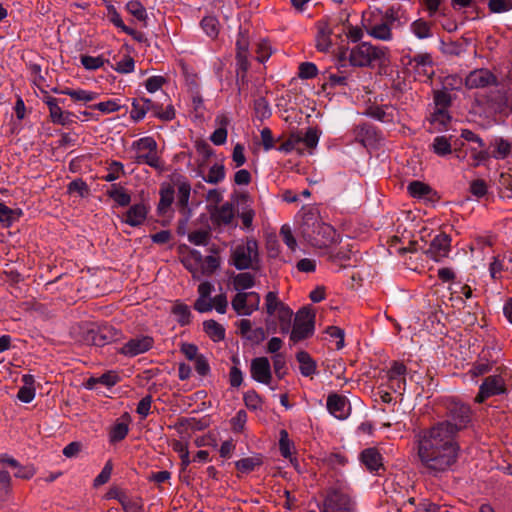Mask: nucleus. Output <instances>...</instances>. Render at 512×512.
Listing matches in <instances>:
<instances>
[{
  "instance_id": "obj_57",
  "label": "nucleus",
  "mask_w": 512,
  "mask_h": 512,
  "mask_svg": "<svg viewBox=\"0 0 512 512\" xmlns=\"http://www.w3.org/2000/svg\"><path fill=\"white\" fill-rule=\"evenodd\" d=\"M210 239V233L206 230H197L188 235V240L197 246H205Z\"/></svg>"
},
{
  "instance_id": "obj_28",
  "label": "nucleus",
  "mask_w": 512,
  "mask_h": 512,
  "mask_svg": "<svg viewBox=\"0 0 512 512\" xmlns=\"http://www.w3.org/2000/svg\"><path fill=\"white\" fill-rule=\"evenodd\" d=\"M21 216V209H11L0 202V223H2L4 227H11Z\"/></svg>"
},
{
  "instance_id": "obj_34",
  "label": "nucleus",
  "mask_w": 512,
  "mask_h": 512,
  "mask_svg": "<svg viewBox=\"0 0 512 512\" xmlns=\"http://www.w3.org/2000/svg\"><path fill=\"white\" fill-rule=\"evenodd\" d=\"M232 284L236 291L244 292L255 285V277L249 272H242L232 278Z\"/></svg>"
},
{
  "instance_id": "obj_33",
  "label": "nucleus",
  "mask_w": 512,
  "mask_h": 512,
  "mask_svg": "<svg viewBox=\"0 0 512 512\" xmlns=\"http://www.w3.org/2000/svg\"><path fill=\"white\" fill-rule=\"evenodd\" d=\"M296 359L300 364V372L303 376L308 377L316 372V363L307 352H298Z\"/></svg>"
},
{
  "instance_id": "obj_47",
  "label": "nucleus",
  "mask_w": 512,
  "mask_h": 512,
  "mask_svg": "<svg viewBox=\"0 0 512 512\" xmlns=\"http://www.w3.org/2000/svg\"><path fill=\"white\" fill-rule=\"evenodd\" d=\"M248 301L247 292H238L232 299V308L238 315H244V312L250 308Z\"/></svg>"
},
{
  "instance_id": "obj_5",
  "label": "nucleus",
  "mask_w": 512,
  "mask_h": 512,
  "mask_svg": "<svg viewBox=\"0 0 512 512\" xmlns=\"http://www.w3.org/2000/svg\"><path fill=\"white\" fill-rule=\"evenodd\" d=\"M229 264L240 271L259 270L261 258L257 240L247 237L234 244L230 249Z\"/></svg>"
},
{
  "instance_id": "obj_25",
  "label": "nucleus",
  "mask_w": 512,
  "mask_h": 512,
  "mask_svg": "<svg viewBox=\"0 0 512 512\" xmlns=\"http://www.w3.org/2000/svg\"><path fill=\"white\" fill-rule=\"evenodd\" d=\"M361 461L371 472H376L382 467L381 454L373 448L366 449L361 453Z\"/></svg>"
},
{
  "instance_id": "obj_1",
  "label": "nucleus",
  "mask_w": 512,
  "mask_h": 512,
  "mask_svg": "<svg viewBox=\"0 0 512 512\" xmlns=\"http://www.w3.org/2000/svg\"><path fill=\"white\" fill-rule=\"evenodd\" d=\"M469 421L470 408L454 403L449 408V419L422 429L415 435L417 457L429 475L438 476L456 464L460 452L456 434Z\"/></svg>"
},
{
  "instance_id": "obj_17",
  "label": "nucleus",
  "mask_w": 512,
  "mask_h": 512,
  "mask_svg": "<svg viewBox=\"0 0 512 512\" xmlns=\"http://www.w3.org/2000/svg\"><path fill=\"white\" fill-rule=\"evenodd\" d=\"M250 374L256 382L269 385L272 380V371L267 357H256L251 360Z\"/></svg>"
},
{
  "instance_id": "obj_7",
  "label": "nucleus",
  "mask_w": 512,
  "mask_h": 512,
  "mask_svg": "<svg viewBox=\"0 0 512 512\" xmlns=\"http://www.w3.org/2000/svg\"><path fill=\"white\" fill-rule=\"evenodd\" d=\"M157 142L153 137L146 136L134 141L131 145L135 151L133 160L137 164H146L155 169L162 168V162L157 154Z\"/></svg>"
},
{
  "instance_id": "obj_23",
  "label": "nucleus",
  "mask_w": 512,
  "mask_h": 512,
  "mask_svg": "<svg viewBox=\"0 0 512 512\" xmlns=\"http://www.w3.org/2000/svg\"><path fill=\"white\" fill-rule=\"evenodd\" d=\"M202 254L198 250H191L183 260V264L187 270L192 273L194 279L201 278Z\"/></svg>"
},
{
  "instance_id": "obj_53",
  "label": "nucleus",
  "mask_w": 512,
  "mask_h": 512,
  "mask_svg": "<svg viewBox=\"0 0 512 512\" xmlns=\"http://www.w3.org/2000/svg\"><path fill=\"white\" fill-rule=\"evenodd\" d=\"M201 27L209 37H216L218 34V21L215 17L207 16L201 21Z\"/></svg>"
},
{
  "instance_id": "obj_61",
  "label": "nucleus",
  "mask_w": 512,
  "mask_h": 512,
  "mask_svg": "<svg viewBox=\"0 0 512 512\" xmlns=\"http://www.w3.org/2000/svg\"><path fill=\"white\" fill-rule=\"evenodd\" d=\"M488 6L493 13H503L512 9V0H489Z\"/></svg>"
},
{
  "instance_id": "obj_27",
  "label": "nucleus",
  "mask_w": 512,
  "mask_h": 512,
  "mask_svg": "<svg viewBox=\"0 0 512 512\" xmlns=\"http://www.w3.org/2000/svg\"><path fill=\"white\" fill-rule=\"evenodd\" d=\"M49 109V116L51 121L54 124L58 125H68L73 122L72 117L73 113L69 111H63L59 106V102L52 105Z\"/></svg>"
},
{
  "instance_id": "obj_32",
  "label": "nucleus",
  "mask_w": 512,
  "mask_h": 512,
  "mask_svg": "<svg viewBox=\"0 0 512 512\" xmlns=\"http://www.w3.org/2000/svg\"><path fill=\"white\" fill-rule=\"evenodd\" d=\"M392 29L393 28L382 19L381 23L371 26L368 33L378 40L390 41L393 38Z\"/></svg>"
},
{
  "instance_id": "obj_11",
  "label": "nucleus",
  "mask_w": 512,
  "mask_h": 512,
  "mask_svg": "<svg viewBox=\"0 0 512 512\" xmlns=\"http://www.w3.org/2000/svg\"><path fill=\"white\" fill-rule=\"evenodd\" d=\"M413 69L415 79L426 82L431 79L434 74L433 61L429 53L417 54L410 58L408 63Z\"/></svg>"
},
{
  "instance_id": "obj_50",
  "label": "nucleus",
  "mask_w": 512,
  "mask_h": 512,
  "mask_svg": "<svg viewBox=\"0 0 512 512\" xmlns=\"http://www.w3.org/2000/svg\"><path fill=\"white\" fill-rule=\"evenodd\" d=\"M274 373L278 379H283L287 374L286 358L284 354H276L272 356Z\"/></svg>"
},
{
  "instance_id": "obj_8",
  "label": "nucleus",
  "mask_w": 512,
  "mask_h": 512,
  "mask_svg": "<svg viewBox=\"0 0 512 512\" xmlns=\"http://www.w3.org/2000/svg\"><path fill=\"white\" fill-rule=\"evenodd\" d=\"M315 330V313L308 307H303L295 315L291 328L290 340L295 344L311 337Z\"/></svg>"
},
{
  "instance_id": "obj_62",
  "label": "nucleus",
  "mask_w": 512,
  "mask_h": 512,
  "mask_svg": "<svg viewBox=\"0 0 512 512\" xmlns=\"http://www.w3.org/2000/svg\"><path fill=\"white\" fill-rule=\"evenodd\" d=\"M147 113V110L145 109L144 105L141 103L139 99H134L132 102V109L130 111V117L134 121H140L142 120Z\"/></svg>"
},
{
  "instance_id": "obj_19",
  "label": "nucleus",
  "mask_w": 512,
  "mask_h": 512,
  "mask_svg": "<svg viewBox=\"0 0 512 512\" xmlns=\"http://www.w3.org/2000/svg\"><path fill=\"white\" fill-rule=\"evenodd\" d=\"M214 290V285L209 281H204L198 286V298L194 303V309L199 313L210 312L213 309L211 303V293Z\"/></svg>"
},
{
  "instance_id": "obj_54",
  "label": "nucleus",
  "mask_w": 512,
  "mask_h": 512,
  "mask_svg": "<svg viewBox=\"0 0 512 512\" xmlns=\"http://www.w3.org/2000/svg\"><path fill=\"white\" fill-rule=\"evenodd\" d=\"M317 66L312 62H303L299 65L298 76L301 79H312L317 76Z\"/></svg>"
},
{
  "instance_id": "obj_46",
  "label": "nucleus",
  "mask_w": 512,
  "mask_h": 512,
  "mask_svg": "<svg viewBox=\"0 0 512 512\" xmlns=\"http://www.w3.org/2000/svg\"><path fill=\"white\" fill-rule=\"evenodd\" d=\"M177 321L183 326L190 323L191 311L189 306L183 303H176L172 309Z\"/></svg>"
},
{
  "instance_id": "obj_56",
  "label": "nucleus",
  "mask_w": 512,
  "mask_h": 512,
  "mask_svg": "<svg viewBox=\"0 0 512 512\" xmlns=\"http://www.w3.org/2000/svg\"><path fill=\"white\" fill-rule=\"evenodd\" d=\"M90 107L93 109H97L104 114L116 112V111L120 110V108H121L118 100H116V99H110V100H107L104 102H100V103H97Z\"/></svg>"
},
{
  "instance_id": "obj_26",
  "label": "nucleus",
  "mask_w": 512,
  "mask_h": 512,
  "mask_svg": "<svg viewBox=\"0 0 512 512\" xmlns=\"http://www.w3.org/2000/svg\"><path fill=\"white\" fill-rule=\"evenodd\" d=\"M160 200L158 203L157 210L159 214H165L171 207L174 198H175V190L173 186L167 184L162 185L160 188Z\"/></svg>"
},
{
  "instance_id": "obj_43",
  "label": "nucleus",
  "mask_w": 512,
  "mask_h": 512,
  "mask_svg": "<svg viewBox=\"0 0 512 512\" xmlns=\"http://www.w3.org/2000/svg\"><path fill=\"white\" fill-rule=\"evenodd\" d=\"M220 266L219 258L213 255L202 256L201 277L211 276Z\"/></svg>"
},
{
  "instance_id": "obj_35",
  "label": "nucleus",
  "mask_w": 512,
  "mask_h": 512,
  "mask_svg": "<svg viewBox=\"0 0 512 512\" xmlns=\"http://www.w3.org/2000/svg\"><path fill=\"white\" fill-rule=\"evenodd\" d=\"M62 94L71 97L76 102H91L98 97L96 92L84 90V89H70L66 88L61 91Z\"/></svg>"
},
{
  "instance_id": "obj_29",
  "label": "nucleus",
  "mask_w": 512,
  "mask_h": 512,
  "mask_svg": "<svg viewBox=\"0 0 512 512\" xmlns=\"http://www.w3.org/2000/svg\"><path fill=\"white\" fill-rule=\"evenodd\" d=\"M410 31L418 39H428L432 37V25L426 20L420 18L410 24Z\"/></svg>"
},
{
  "instance_id": "obj_37",
  "label": "nucleus",
  "mask_w": 512,
  "mask_h": 512,
  "mask_svg": "<svg viewBox=\"0 0 512 512\" xmlns=\"http://www.w3.org/2000/svg\"><path fill=\"white\" fill-rule=\"evenodd\" d=\"M107 195L120 206H127L131 201V197L127 191L117 184L111 186L107 191Z\"/></svg>"
},
{
  "instance_id": "obj_63",
  "label": "nucleus",
  "mask_w": 512,
  "mask_h": 512,
  "mask_svg": "<svg viewBox=\"0 0 512 512\" xmlns=\"http://www.w3.org/2000/svg\"><path fill=\"white\" fill-rule=\"evenodd\" d=\"M115 71L127 74L134 71L135 62L134 59L130 56H126L124 59L119 61L115 67H113Z\"/></svg>"
},
{
  "instance_id": "obj_24",
  "label": "nucleus",
  "mask_w": 512,
  "mask_h": 512,
  "mask_svg": "<svg viewBox=\"0 0 512 512\" xmlns=\"http://www.w3.org/2000/svg\"><path fill=\"white\" fill-rule=\"evenodd\" d=\"M147 216V209L143 204H135L129 208L125 215V223L132 227L141 225Z\"/></svg>"
},
{
  "instance_id": "obj_15",
  "label": "nucleus",
  "mask_w": 512,
  "mask_h": 512,
  "mask_svg": "<svg viewBox=\"0 0 512 512\" xmlns=\"http://www.w3.org/2000/svg\"><path fill=\"white\" fill-rule=\"evenodd\" d=\"M317 33L315 36L316 48L320 52H328L334 45L338 35L327 21H318L316 24Z\"/></svg>"
},
{
  "instance_id": "obj_55",
  "label": "nucleus",
  "mask_w": 512,
  "mask_h": 512,
  "mask_svg": "<svg viewBox=\"0 0 512 512\" xmlns=\"http://www.w3.org/2000/svg\"><path fill=\"white\" fill-rule=\"evenodd\" d=\"M107 9V18L109 21L117 28L121 29L123 32L127 29L128 26H126L121 18V15L116 10L115 6L112 4H108L106 6Z\"/></svg>"
},
{
  "instance_id": "obj_10",
  "label": "nucleus",
  "mask_w": 512,
  "mask_h": 512,
  "mask_svg": "<svg viewBox=\"0 0 512 512\" xmlns=\"http://www.w3.org/2000/svg\"><path fill=\"white\" fill-rule=\"evenodd\" d=\"M322 512H353V502L347 493L333 488L327 493Z\"/></svg>"
},
{
  "instance_id": "obj_30",
  "label": "nucleus",
  "mask_w": 512,
  "mask_h": 512,
  "mask_svg": "<svg viewBox=\"0 0 512 512\" xmlns=\"http://www.w3.org/2000/svg\"><path fill=\"white\" fill-rule=\"evenodd\" d=\"M490 102L498 111L512 107V92L510 90H498L490 97Z\"/></svg>"
},
{
  "instance_id": "obj_60",
  "label": "nucleus",
  "mask_w": 512,
  "mask_h": 512,
  "mask_svg": "<svg viewBox=\"0 0 512 512\" xmlns=\"http://www.w3.org/2000/svg\"><path fill=\"white\" fill-rule=\"evenodd\" d=\"M292 443L288 438V433L282 430L280 433L279 449L280 453L284 458H291L292 456Z\"/></svg>"
},
{
  "instance_id": "obj_49",
  "label": "nucleus",
  "mask_w": 512,
  "mask_h": 512,
  "mask_svg": "<svg viewBox=\"0 0 512 512\" xmlns=\"http://www.w3.org/2000/svg\"><path fill=\"white\" fill-rule=\"evenodd\" d=\"M254 111L256 117L260 120L267 119L271 115L269 103L263 97H259L254 101Z\"/></svg>"
},
{
  "instance_id": "obj_39",
  "label": "nucleus",
  "mask_w": 512,
  "mask_h": 512,
  "mask_svg": "<svg viewBox=\"0 0 512 512\" xmlns=\"http://www.w3.org/2000/svg\"><path fill=\"white\" fill-rule=\"evenodd\" d=\"M124 512H144L143 500L140 497L128 498L121 496L118 498Z\"/></svg>"
},
{
  "instance_id": "obj_44",
  "label": "nucleus",
  "mask_w": 512,
  "mask_h": 512,
  "mask_svg": "<svg viewBox=\"0 0 512 512\" xmlns=\"http://www.w3.org/2000/svg\"><path fill=\"white\" fill-rule=\"evenodd\" d=\"M126 10L141 22H145L147 20L146 8L138 0L129 1L126 4Z\"/></svg>"
},
{
  "instance_id": "obj_42",
  "label": "nucleus",
  "mask_w": 512,
  "mask_h": 512,
  "mask_svg": "<svg viewBox=\"0 0 512 512\" xmlns=\"http://www.w3.org/2000/svg\"><path fill=\"white\" fill-rule=\"evenodd\" d=\"M495 148L490 154L495 159H505L511 152V144L502 138H497L492 143Z\"/></svg>"
},
{
  "instance_id": "obj_20",
  "label": "nucleus",
  "mask_w": 512,
  "mask_h": 512,
  "mask_svg": "<svg viewBox=\"0 0 512 512\" xmlns=\"http://www.w3.org/2000/svg\"><path fill=\"white\" fill-rule=\"evenodd\" d=\"M176 187V206L180 209V212L185 216L184 223H186L190 216V209L188 207V204L191 193V185L188 181L178 180L176 182Z\"/></svg>"
},
{
  "instance_id": "obj_12",
  "label": "nucleus",
  "mask_w": 512,
  "mask_h": 512,
  "mask_svg": "<svg viewBox=\"0 0 512 512\" xmlns=\"http://www.w3.org/2000/svg\"><path fill=\"white\" fill-rule=\"evenodd\" d=\"M506 384L499 375L488 376L480 385L479 392L475 398L476 402L482 403L487 398L506 393Z\"/></svg>"
},
{
  "instance_id": "obj_18",
  "label": "nucleus",
  "mask_w": 512,
  "mask_h": 512,
  "mask_svg": "<svg viewBox=\"0 0 512 512\" xmlns=\"http://www.w3.org/2000/svg\"><path fill=\"white\" fill-rule=\"evenodd\" d=\"M327 409L337 419H346L350 414V405L345 397L331 394L327 398Z\"/></svg>"
},
{
  "instance_id": "obj_6",
  "label": "nucleus",
  "mask_w": 512,
  "mask_h": 512,
  "mask_svg": "<svg viewBox=\"0 0 512 512\" xmlns=\"http://www.w3.org/2000/svg\"><path fill=\"white\" fill-rule=\"evenodd\" d=\"M319 142V133L315 128H308L305 133L298 131L292 133L284 142H282L277 150L283 153L296 152L300 155L306 150L311 151L316 148Z\"/></svg>"
},
{
  "instance_id": "obj_22",
  "label": "nucleus",
  "mask_w": 512,
  "mask_h": 512,
  "mask_svg": "<svg viewBox=\"0 0 512 512\" xmlns=\"http://www.w3.org/2000/svg\"><path fill=\"white\" fill-rule=\"evenodd\" d=\"M212 220L215 224L221 225H229L232 223L235 213L233 204L226 202L219 207H216L212 212Z\"/></svg>"
},
{
  "instance_id": "obj_13",
  "label": "nucleus",
  "mask_w": 512,
  "mask_h": 512,
  "mask_svg": "<svg viewBox=\"0 0 512 512\" xmlns=\"http://www.w3.org/2000/svg\"><path fill=\"white\" fill-rule=\"evenodd\" d=\"M154 345V339L148 335H140L131 338L119 350L118 353L126 357H135L146 353Z\"/></svg>"
},
{
  "instance_id": "obj_45",
  "label": "nucleus",
  "mask_w": 512,
  "mask_h": 512,
  "mask_svg": "<svg viewBox=\"0 0 512 512\" xmlns=\"http://www.w3.org/2000/svg\"><path fill=\"white\" fill-rule=\"evenodd\" d=\"M108 173L102 176L106 182H113L125 174L124 165L119 161H112L107 167Z\"/></svg>"
},
{
  "instance_id": "obj_38",
  "label": "nucleus",
  "mask_w": 512,
  "mask_h": 512,
  "mask_svg": "<svg viewBox=\"0 0 512 512\" xmlns=\"http://www.w3.org/2000/svg\"><path fill=\"white\" fill-rule=\"evenodd\" d=\"M226 172L223 164L215 163L208 171V174L203 177V180L209 184H218L225 178Z\"/></svg>"
},
{
  "instance_id": "obj_21",
  "label": "nucleus",
  "mask_w": 512,
  "mask_h": 512,
  "mask_svg": "<svg viewBox=\"0 0 512 512\" xmlns=\"http://www.w3.org/2000/svg\"><path fill=\"white\" fill-rule=\"evenodd\" d=\"M382 19L392 28H400L409 20L406 10L399 4L386 9Z\"/></svg>"
},
{
  "instance_id": "obj_2",
  "label": "nucleus",
  "mask_w": 512,
  "mask_h": 512,
  "mask_svg": "<svg viewBox=\"0 0 512 512\" xmlns=\"http://www.w3.org/2000/svg\"><path fill=\"white\" fill-rule=\"evenodd\" d=\"M337 60L340 68L346 67L347 62L353 67L385 65L389 61V50L384 46L362 42L351 49L339 48Z\"/></svg>"
},
{
  "instance_id": "obj_3",
  "label": "nucleus",
  "mask_w": 512,
  "mask_h": 512,
  "mask_svg": "<svg viewBox=\"0 0 512 512\" xmlns=\"http://www.w3.org/2000/svg\"><path fill=\"white\" fill-rule=\"evenodd\" d=\"M265 309L268 315L265 320L267 331L288 334L291 330L293 311L279 299L276 291H269L266 294Z\"/></svg>"
},
{
  "instance_id": "obj_51",
  "label": "nucleus",
  "mask_w": 512,
  "mask_h": 512,
  "mask_svg": "<svg viewBox=\"0 0 512 512\" xmlns=\"http://www.w3.org/2000/svg\"><path fill=\"white\" fill-rule=\"evenodd\" d=\"M246 407L250 410H258L262 407V399L255 390H248L243 396Z\"/></svg>"
},
{
  "instance_id": "obj_41",
  "label": "nucleus",
  "mask_w": 512,
  "mask_h": 512,
  "mask_svg": "<svg viewBox=\"0 0 512 512\" xmlns=\"http://www.w3.org/2000/svg\"><path fill=\"white\" fill-rule=\"evenodd\" d=\"M263 461L260 456H253L242 458L235 463L237 470L242 473H250L255 470L256 467L262 465Z\"/></svg>"
},
{
  "instance_id": "obj_48",
  "label": "nucleus",
  "mask_w": 512,
  "mask_h": 512,
  "mask_svg": "<svg viewBox=\"0 0 512 512\" xmlns=\"http://www.w3.org/2000/svg\"><path fill=\"white\" fill-rule=\"evenodd\" d=\"M128 432V424L123 422L116 423L110 430L109 441L111 443L122 441L127 436Z\"/></svg>"
},
{
  "instance_id": "obj_9",
  "label": "nucleus",
  "mask_w": 512,
  "mask_h": 512,
  "mask_svg": "<svg viewBox=\"0 0 512 512\" xmlns=\"http://www.w3.org/2000/svg\"><path fill=\"white\" fill-rule=\"evenodd\" d=\"M121 338L122 332L107 324L92 327L84 333V342L96 347H103Z\"/></svg>"
},
{
  "instance_id": "obj_52",
  "label": "nucleus",
  "mask_w": 512,
  "mask_h": 512,
  "mask_svg": "<svg viewBox=\"0 0 512 512\" xmlns=\"http://www.w3.org/2000/svg\"><path fill=\"white\" fill-rule=\"evenodd\" d=\"M80 61L83 67L87 70H97L105 63V59L102 56L93 57L89 55H82Z\"/></svg>"
},
{
  "instance_id": "obj_36",
  "label": "nucleus",
  "mask_w": 512,
  "mask_h": 512,
  "mask_svg": "<svg viewBox=\"0 0 512 512\" xmlns=\"http://www.w3.org/2000/svg\"><path fill=\"white\" fill-rule=\"evenodd\" d=\"M203 329L205 333L213 340V341H221L225 338V329L224 327L216 322L215 320H207L203 322Z\"/></svg>"
},
{
  "instance_id": "obj_31",
  "label": "nucleus",
  "mask_w": 512,
  "mask_h": 512,
  "mask_svg": "<svg viewBox=\"0 0 512 512\" xmlns=\"http://www.w3.org/2000/svg\"><path fill=\"white\" fill-rule=\"evenodd\" d=\"M407 190L412 197L419 199H431L433 194L432 188L420 181H412L409 183Z\"/></svg>"
},
{
  "instance_id": "obj_40",
  "label": "nucleus",
  "mask_w": 512,
  "mask_h": 512,
  "mask_svg": "<svg viewBox=\"0 0 512 512\" xmlns=\"http://www.w3.org/2000/svg\"><path fill=\"white\" fill-rule=\"evenodd\" d=\"M431 149L438 156H446L452 152L451 143L446 136L435 137Z\"/></svg>"
},
{
  "instance_id": "obj_4",
  "label": "nucleus",
  "mask_w": 512,
  "mask_h": 512,
  "mask_svg": "<svg viewBox=\"0 0 512 512\" xmlns=\"http://www.w3.org/2000/svg\"><path fill=\"white\" fill-rule=\"evenodd\" d=\"M303 237L314 247L326 248L339 241V234L330 225L321 222L314 213H307L301 225Z\"/></svg>"
},
{
  "instance_id": "obj_16",
  "label": "nucleus",
  "mask_w": 512,
  "mask_h": 512,
  "mask_svg": "<svg viewBox=\"0 0 512 512\" xmlns=\"http://www.w3.org/2000/svg\"><path fill=\"white\" fill-rule=\"evenodd\" d=\"M491 85H497V78L490 70L484 68L471 71L465 79V86L468 89L485 88Z\"/></svg>"
},
{
  "instance_id": "obj_59",
  "label": "nucleus",
  "mask_w": 512,
  "mask_h": 512,
  "mask_svg": "<svg viewBox=\"0 0 512 512\" xmlns=\"http://www.w3.org/2000/svg\"><path fill=\"white\" fill-rule=\"evenodd\" d=\"M113 465L111 461H107L101 472L94 479V486L98 487L107 483L111 477Z\"/></svg>"
},
{
  "instance_id": "obj_14",
  "label": "nucleus",
  "mask_w": 512,
  "mask_h": 512,
  "mask_svg": "<svg viewBox=\"0 0 512 512\" xmlns=\"http://www.w3.org/2000/svg\"><path fill=\"white\" fill-rule=\"evenodd\" d=\"M451 251V238L445 233L436 235L431 241L425 254L436 262L442 261L448 257Z\"/></svg>"
},
{
  "instance_id": "obj_58",
  "label": "nucleus",
  "mask_w": 512,
  "mask_h": 512,
  "mask_svg": "<svg viewBox=\"0 0 512 512\" xmlns=\"http://www.w3.org/2000/svg\"><path fill=\"white\" fill-rule=\"evenodd\" d=\"M280 236L283 242L288 246L291 251L297 248V241L292 234L291 227L287 224L283 225L280 229Z\"/></svg>"
},
{
  "instance_id": "obj_64",
  "label": "nucleus",
  "mask_w": 512,
  "mask_h": 512,
  "mask_svg": "<svg viewBox=\"0 0 512 512\" xmlns=\"http://www.w3.org/2000/svg\"><path fill=\"white\" fill-rule=\"evenodd\" d=\"M406 373V366L400 362H393L391 368L388 371V378L390 381L395 379H402Z\"/></svg>"
}]
</instances>
